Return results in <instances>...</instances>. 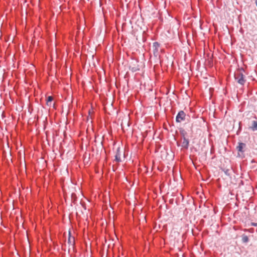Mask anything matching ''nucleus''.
<instances>
[{
	"mask_svg": "<svg viewBox=\"0 0 257 257\" xmlns=\"http://www.w3.org/2000/svg\"><path fill=\"white\" fill-rule=\"evenodd\" d=\"M235 80L240 85H243L245 82V76L243 74V70H238L234 74Z\"/></svg>",
	"mask_w": 257,
	"mask_h": 257,
	"instance_id": "1",
	"label": "nucleus"
},
{
	"mask_svg": "<svg viewBox=\"0 0 257 257\" xmlns=\"http://www.w3.org/2000/svg\"><path fill=\"white\" fill-rule=\"evenodd\" d=\"M185 116L186 114L185 112L182 110L180 111L176 116V120L178 122H180L185 120Z\"/></svg>",
	"mask_w": 257,
	"mask_h": 257,
	"instance_id": "2",
	"label": "nucleus"
},
{
	"mask_svg": "<svg viewBox=\"0 0 257 257\" xmlns=\"http://www.w3.org/2000/svg\"><path fill=\"white\" fill-rule=\"evenodd\" d=\"M130 69L134 72L139 70V65L137 62H133L130 65Z\"/></svg>",
	"mask_w": 257,
	"mask_h": 257,
	"instance_id": "3",
	"label": "nucleus"
},
{
	"mask_svg": "<svg viewBox=\"0 0 257 257\" xmlns=\"http://www.w3.org/2000/svg\"><path fill=\"white\" fill-rule=\"evenodd\" d=\"M75 242L74 237L71 236L70 232L69 231V237L68 238V243L69 244V246H73Z\"/></svg>",
	"mask_w": 257,
	"mask_h": 257,
	"instance_id": "4",
	"label": "nucleus"
},
{
	"mask_svg": "<svg viewBox=\"0 0 257 257\" xmlns=\"http://www.w3.org/2000/svg\"><path fill=\"white\" fill-rule=\"evenodd\" d=\"M120 156H121V153L120 151V149L117 148L116 153V154L115 156V160L117 162H120L121 161Z\"/></svg>",
	"mask_w": 257,
	"mask_h": 257,
	"instance_id": "5",
	"label": "nucleus"
},
{
	"mask_svg": "<svg viewBox=\"0 0 257 257\" xmlns=\"http://www.w3.org/2000/svg\"><path fill=\"white\" fill-rule=\"evenodd\" d=\"M53 100V97L51 96H49L47 97L46 100V104L48 106H52L54 104L52 103V101Z\"/></svg>",
	"mask_w": 257,
	"mask_h": 257,
	"instance_id": "6",
	"label": "nucleus"
},
{
	"mask_svg": "<svg viewBox=\"0 0 257 257\" xmlns=\"http://www.w3.org/2000/svg\"><path fill=\"white\" fill-rule=\"evenodd\" d=\"M189 146V141L188 140L186 139L185 138H183V142L182 143V146L183 148H185L186 149H187Z\"/></svg>",
	"mask_w": 257,
	"mask_h": 257,
	"instance_id": "7",
	"label": "nucleus"
},
{
	"mask_svg": "<svg viewBox=\"0 0 257 257\" xmlns=\"http://www.w3.org/2000/svg\"><path fill=\"white\" fill-rule=\"evenodd\" d=\"M245 144L242 143H239L238 146L237 147V149L239 152H242L243 149L245 148Z\"/></svg>",
	"mask_w": 257,
	"mask_h": 257,
	"instance_id": "8",
	"label": "nucleus"
},
{
	"mask_svg": "<svg viewBox=\"0 0 257 257\" xmlns=\"http://www.w3.org/2000/svg\"><path fill=\"white\" fill-rule=\"evenodd\" d=\"M153 48L154 53H157L158 51V48L160 47V44L158 42L153 43Z\"/></svg>",
	"mask_w": 257,
	"mask_h": 257,
	"instance_id": "9",
	"label": "nucleus"
},
{
	"mask_svg": "<svg viewBox=\"0 0 257 257\" xmlns=\"http://www.w3.org/2000/svg\"><path fill=\"white\" fill-rule=\"evenodd\" d=\"M250 128L253 131L257 130V121H252V126L250 127Z\"/></svg>",
	"mask_w": 257,
	"mask_h": 257,
	"instance_id": "10",
	"label": "nucleus"
},
{
	"mask_svg": "<svg viewBox=\"0 0 257 257\" xmlns=\"http://www.w3.org/2000/svg\"><path fill=\"white\" fill-rule=\"evenodd\" d=\"M242 241L243 242H247L248 241V238L246 235H243L242 237Z\"/></svg>",
	"mask_w": 257,
	"mask_h": 257,
	"instance_id": "11",
	"label": "nucleus"
},
{
	"mask_svg": "<svg viewBox=\"0 0 257 257\" xmlns=\"http://www.w3.org/2000/svg\"><path fill=\"white\" fill-rule=\"evenodd\" d=\"M252 225L253 226H257V223H252Z\"/></svg>",
	"mask_w": 257,
	"mask_h": 257,
	"instance_id": "12",
	"label": "nucleus"
},
{
	"mask_svg": "<svg viewBox=\"0 0 257 257\" xmlns=\"http://www.w3.org/2000/svg\"><path fill=\"white\" fill-rule=\"evenodd\" d=\"M255 4H256V7H257V0L255 1Z\"/></svg>",
	"mask_w": 257,
	"mask_h": 257,
	"instance_id": "13",
	"label": "nucleus"
}]
</instances>
